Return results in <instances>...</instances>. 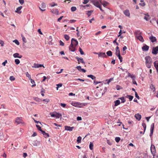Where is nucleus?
<instances>
[{
	"instance_id": "nucleus-12",
	"label": "nucleus",
	"mask_w": 158,
	"mask_h": 158,
	"mask_svg": "<svg viewBox=\"0 0 158 158\" xmlns=\"http://www.w3.org/2000/svg\"><path fill=\"white\" fill-rule=\"evenodd\" d=\"M42 67H44V65L43 64H38L35 63L34 64V66L32 67L33 68H40Z\"/></svg>"
},
{
	"instance_id": "nucleus-44",
	"label": "nucleus",
	"mask_w": 158,
	"mask_h": 158,
	"mask_svg": "<svg viewBox=\"0 0 158 158\" xmlns=\"http://www.w3.org/2000/svg\"><path fill=\"white\" fill-rule=\"evenodd\" d=\"M15 62L16 64H18L20 63V60L18 59H15Z\"/></svg>"
},
{
	"instance_id": "nucleus-61",
	"label": "nucleus",
	"mask_w": 158,
	"mask_h": 158,
	"mask_svg": "<svg viewBox=\"0 0 158 158\" xmlns=\"http://www.w3.org/2000/svg\"><path fill=\"white\" fill-rule=\"evenodd\" d=\"M19 2L22 5L24 3V0H19Z\"/></svg>"
},
{
	"instance_id": "nucleus-13",
	"label": "nucleus",
	"mask_w": 158,
	"mask_h": 158,
	"mask_svg": "<svg viewBox=\"0 0 158 158\" xmlns=\"http://www.w3.org/2000/svg\"><path fill=\"white\" fill-rule=\"evenodd\" d=\"M98 57H106L107 56L105 52H99L98 53Z\"/></svg>"
},
{
	"instance_id": "nucleus-19",
	"label": "nucleus",
	"mask_w": 158,
	"mask_h": 158,
	"mask_svg": "<svg viewBox=\"0 0 158 158\" xmlns=\"http://www.w3.org/2000/svg\"><path fill=\"white\" fill-rule=\"evenodd\" d=\"M141 32L140 31L137 30L135 32V36L136 37L141 35Z\"/></svg>"
},
{
	"instance_id": "nucleus-49",
	"label": "nucleus",
	"mask_w": 158,
	"mask_h": 158,
	"mask_svg": "<svg viewBox=\"0 0 158 158\" xmlns=\"http://www.w3.org/2000/svg\"><path fill=\"white\" fill-rule=\"evenodd\" d=\"M26 76L29 78V79H31V76L29 74L28 72H27L26 73Z\"/></svg>"
},
{
	"instance_id": "nucleus-37",
	"label": "nucleus",
	"mask_w": 158,
	"mask_h": 158,
	"mask_svg": "<svg viewBox=\"0 0 158 158\" xmlns=\"http://www.w3.org/2000/svg\"><path fill=\"white\" fill-rule=\"evenodd\" d=\"M142 125L143 126L144 128V132L143 134H144V133L146 130V125L145 123H142Z\"/></svg>"
},
{
	"instance_id": "nucleus-48",
	"label": "nucleus",
	"mask_w": 158,
	"mask_h": 158,
	"mask_svg": "<svg viewBox=\"0 0 158 158\" xmlns=\"http://www.w3.org/2000/svg\"><path fill=\"white\" fill-rule=\"evenodd\" d=\"M42 101L43 102H45L47 103L50 101V100L49 99L46 98V99H43V100H42Z\"/></svg>"
},
{
	"instance_id": "nucleus-39",
	"label": "nucleus",
	"mask_w": 158,
	"mask_h": 158,
	"mask_svg": "<svg viewBox=\"0 0 158 158\" xmlns=\"http://www.w3.org/2000/svg\"><path fill=\"white\" fill-rule=\"evenodd\" d=\"M64 38L67 40H68L69 38H70V37H69V36L67 35H64Z\"/></svg>"
},
{
	"instance_id": "nucleus-41",
	"label": "nucleus",
	"mask_w": 158,
	"mask_h": 158,
	"mask_svg": "<svg viewBox=\"0 0 158 158\" xmlns=\"http://www.w3.org/2000/svg\"><path fill=\"white\" fill-rule=\"evenodd\" d=\"M77 9V8L75 6H72L71 7V10L72 11L74 12Z\"/></svg>"
},
{
	"instance_id": "nucleus-56",
	"label": "nucleus",
	"mask_w": 158,
	"mask_h": 158,
	"mask_svg": "<svg viewBox=\"0 0 158 158\" xmlns=\"http://www.w3.org/2000/svg\"><path fill=\"white\" fill-rule=\"evenodd\" d=\"M10 80L11 81H13L15 80V78L13 76H11L10 77Z\"/></svg>"
},
{
	"instance_id": "nucleus-47",
	"label": "nucleus",
	"mask_w": 158,
	"mask_h": 158,
	"mask_svg": "<svg viewBox=\"0 0 158 158\" xmlns=\"http://www.w3.org/2000/svg\"><path fill=\"white\" fill-rule=\"evenodd\" d=\"M146 66L148 68H150L151 66V63H146Z\"/></svg>"
},
{
	"instance_id": "nucleus-60",
	"label": "nucleus",
	"mask_w": 158,
	"mask_h": 158,
	"mask_svg": "<svg viewBox=\"0 0 158 158\" xmlns=\"http://www.w3.org/2000/svg\"><path fill=\"white\" fill-rule=\"evenodd\" d=\"M116 88L117 90H119L121 89V87L119 85H117L116 86Z\"/></svg>"
},
{
	"instance_id": "nucleus-45",
	"label": "nucleus",
	"mask_w": 158,
	"mask_h": 158,
	"mask_svg": "<svg viewBox=\"0 0 158 158\" xmlns=\"http://www.w3.org/2000/svg\"><path fill=\"white\" fill-rule=\"evenodd\" d=\"M101 4H102L104 7H105L107 5L108 3L106 2H104L103 3H102Z\"/></svg>"
},
{
	"instance_id": "nucleus-43",
	"label": "nucleus",
	"mask_w": 158,
	"mask_h": 158,
	"mask_svg": "<svg viewBox=\"0 0 158 158\" xmlns=\"http://www.w3.org/2000/svg\"><path fill=\"white\" fill-rule=\"evenodd\" d=\"M127 97L129 98V99L130 101H131L133 98V97L132 96L129 95H127Z\"/></svg>"
},
{
	"instance_id": "nucleus-6",
	"label": "nucleus",
	"mask_w": 158,
	"mask_h": 158,
	"mask_svg": "<svg viewBox=\"0 0 158 158\" xmlns=\"http://www.w3.org/2000/svg\"><path fill=\"white\" fill-rule=\"evenodd\" d=\"M41 7H39V8L41 11H44L45 10V8H46V5L43 2L41 5Z\"/></svg>"
},
{
	"instance_id": "nucleus-52",
	"label": "nucleus",
	"mask_w": 158,
	"mask_h": 158,
	"mask_svg": "<svg viewBox=\"0 0 158 158\" xmlns=\"http://www.w3.org/2000/svg\"><path fill=\"white\" fill-rule=\"evenodd\" d=\"M19 55L18 53H15L13 54V56L15 58H18V57Z\"/></svg>"
},
{
	"instance_id": "nucleus-16",
	"label": "nucleus",
	"mask_w": 158,
	"mask_h": 158,
	"mask_svg": "<svg viewBox=\"0 0 158 158\" xmlns=\"http://www.w3.org/2000/svg\"><path fill=\"white\" fill-rule=\"evenodd\" d=\"M22 6H20L17 8L16 10H15V12L19 14H20L21 13V11H20V10L22 9Z\"/></svg>"
},
{
	"instance_id": "nucleus-26",
	"label": "nucleus",
	"mask_w": 158,
	"mask_h": 158,
	"mask_svg": "<svg viewBox=\"0 0 158 158\" xmlns=\"http://www.w3.org/2000/svg\"><path fill=\"white\" fill-rule=\"evenodd\" d=\"M136 38H137V39H139L140 41L142 42H143L144 41L143 37L141 35L137 37Z\"/></svg>"
},
{
	"instance_id": "nucleus-53",
	"label": "nucleus",
	"mask_w": 158,
	"mask_h": 158,
	"mask_svg": "<svg viewBox=\"0 0 158 158\" xmlns=\"http://www.w3.org/2000/svg\"><path fill=\"white\" fill-rule=\"evenodd\" d=\"M13 42L14 43H15L16 44H17V45H19V41L17 40H14L13 41Z\"/></svg>"
},
{
	"instance_id": "nucleus-11",
	"label": "nucleus",
	"mask_w": 158,
	"mask_h": 158,
	"mask_svg": "<svg viewBox=\"0 0 158 158\" xmlns=\"http://www.w3.org/2000/svg\"><path fill=\"white\" fill-rule=\"evenodd\" d=\"M74 128V127H70L69 126H65V130L71 131H73V130Z\"/></svg>"
},
{
	"instance_id": "nucleus-38",
	"label": "nucleus",
	"mask_w": 158,
	"mask_h": 158,
	"mask_svg": "<svg viewBox=\"0 0 158 158\" xmlns=\"http://www.w3.org/2000/svg\"><path fill=\"white\" fill-rule=\"evenodd\" d=\"M119 99L121 100L122 103H124L126 101L125 99V98L124 97H121L119 98Z\"/></svg>"
},
{
	"instance_id": "nucleus-29",
	"label": "nucleus",
	"mask_w": 158,
	"mask_h": 158,
	"mask_svg": "<svg viewBox=\"0 0 158 158\" xmlns=\"http://www.w3.org/2000/svg\"><path fill=\"white\" fill-rule=\"evenodd\" d=\"M145 16L144 17V19H145L146 21H148L149 19V15H148V14H145Z\"/></svg>"
},
{
	"instance_id": "nucleus-15",
	"label": "nucleus",
	"mask_w": 158,
	"mask_h": 158,
	"mask_svg": "<svg viewBox=\"0 0 158 158\" xmlns=\"http://www.w3.org/2000/svg\"><path fill=\"white\" fill-rule=\"evenodd\" d=\"M149 39L152 42H154L156 41V38L153 36H150Z\"/></svg>"
},
{
	"instance_id": "nucleus-31",
	"label": "nucleus",
	"mask_w": 158,
	"mask_h": 158,
	"mask_svg": "<svg viewBox=\"0 0 158 158\" xmlns=\"http://www.w3.org/2000/svg\"><path fill=\"white\" fill-rule=\"evenodd\" d=\"M106 54L108 56H112V52L110 51H107L106 53Z\"/></svg>"
},
{
	"instance_id": "nucleus-3",
	"label": "nucleus",
	"mask_w": 158,
	"mask_h": 158,
	"mask_svg": "<svg viewBox=\"0 0 158 158\" xmlns=\"http://www.w3.org/2000/svg\"><path fill=\"white\" fill-rule=\"evenodd\" d=\"M72 45H73L76 46L78 44V42L74 38H72L71 40V44Z\"/></svg>"
},
{
	"instance_id": "nucleus-59",
	"label": "nucleus",
	"mask_w": 158,
	"mask_h": 158,
	"mask_svg": "<svg viewBox=\"0 0 158 158\" xmlns=\"http://www.w3.org/2000/svg\"><path fill=\"white\" fill-rule=\"evenodd\" d=\"M135 97L138 99H139V97L137 93L135 92Z\"/></svg>"
},
{
	"instance_id": "nucleus-54",
	"label": "nucleus",
	"mask_w": 158,
	"mask_h": 158,
	"mask_svg": "<svg viewBox=\"0 0 158 158\" xmlns=\"http://www.w3.org/2000/svg\"><path fill=\"white\" fill-rule=\"evenodd\" d=\"M150 88L152 89H153V91H155V88L154 85H151L150 86Z\"/></svg>"
},
{
	"instance_id": "nucleus-46",
	"label": "nucleus",
	"mask_w": 158,
	"mask_h": 158,
	"mask_svg": "<svg viewBox=\"0 0 158 158\" xmlns=\"http://www.w3.org/2000/svg\"><path fill=\"white\" fill-rule=\"evenodd\" d=\"M50 115L52 117H56L55 112H54L53 113H51Z\"/></svg>"
},
{
	"instance_id": "nucleus-50",
	"label": "nucleus",
	"mask_w": 158,
	"mask_h": 158,
	"mask_svg": "<svg viewBox=\"0 0 158 158\" xmlns=\"http://www.w3.org/2000/svg\"><path fill=\"white\" fill-rule=\"evenodd\" d=\"M115 139L116 142L118 143L120 139L119 137H116L115 138Z\"/></svg>"
},
{
	"instance_id": "nucleus-55",
	"label": "nucleus",
	"mask_w": 158,
	"mask_h": 158,
	"mask_svg": "<svg viewBox=\"0 0 158 158\" xmlns=\"http://www.w3.org/2000/svg\"><path fill=\"white\" fill-rule=\"evenodd\" d=\"M44 89H42L41 91V94L43 96H44Z\"/></svg>"
},
{
	"instance_id": "nucleus-1",
	"label": "nucleus",
	"mask_w": 158,
	"mask_h": 158,
	"mask_svg": "<svg viewBox=\"0 0 158 158\" xmlns=\"http://www.w3.org/2000/svg\"><path fill=\"white\" fill-rule=\"evenodd\" d=\"M71 104L72 106H74L79 108H81L83 106H85V103L74 102H72Z\"/></svg>"
},
{
	"instance_id": "nucleus-62",
	"label": "nucleus",
	"mask_w": 158,
	"mask_h": 158,
	"mask_svg": "<svg viewBox=\"0 0 158 158\" xmlns=\"http://www.w3.org/2000/svg\"><path fill=\"white\" fill-rule=\"evenodd\" d=\"M59 43H60V45H61L62 46H64V44L63 42H62V41L60 40L59 41Z\"/></svg>"
},
{
	"instance_id": "nucleus-51",
	"label": "nucleus",
	"mask_w": 158,
	"mask_h": 158,
	"mask_svg": "<svg viewBox=\"0 0 158 158\" xmlns=\"http://www.w3.org/2000/svg\"><path fill=\"white\" fill-rule=\"evenodd\" d=\"M79 51L80 53L81 54L83 55L84 54V52L81 48H79Z\"/></svg>"
},
{
	"instance_id": "nucleus-40",
	"label": "nucleus",
	"mask_w": 158,
	"mask_h": 158,
	"mask_svg": "<svg viewBox=\"0 0 158 158\" xmlns=\"http://www.w3.org/2000/svg\"><path fill=\"white\" fill-rule=\"evenodd\" d=\"M117 56L118 57V59H119L120 62H122L123 61V57L121 56L120 55H118Z\"/></svg>"
},
{
	"instance_id": "nucleus-24",
	"label": "nucleus",
	"mask_w": 158,
	"mask_h": 158,
	"mask_svg": "<svg viewBox=\"0 0 158 158\" xmlns=\"http://www.w3.org/2000/svg\"><path fill=\"white\" fill-rule=\"evenodd\" d=\"M154 66L156 68L157 72L158 73V61H155L154 63Z\"/></svg>"
},
{
	"instance_id": "nucleus-33",
	"label": "nucleus",
	"mask_w": 158,
	"mask_h": 158,
	"mask_svg": "<svg viewBox=\"0 0 158 158\" xmlns=\"http://www.w3.org/2000/svg\"><path fill=\"white\" fill-rule=\"evenodd\" d=\"M93 144L92 143L90 142L89 144V148L90 150H92L93 149Z\"/></svg>"
},
{
	"instance_id": "nucleus-17",
	"label": "nucleus",
	"mask_w": 158,
	"mask_h": 158,
	"mask_svg": "<svg viewBox=\"0 0 158 158\" xmlns=\"http://www.w3.org/2000/svg\"><path fill=\"white\" fill-rule=\"evenodd\" d=\"M149 48V47L148 46L145 45L142 47V49L143 51H148Z\"/></svg>"
},
{
	"instance_id": "nucleus-25",
	"label": "nucleus",
	"mask_w": 158,
	"mask_h": 158,
	"mask_svg": "<svg viewBox=\"0 0 158 158\" xmlns=\"http://www.w3.org/2000/svg\"><path fill=\"white\" fill-rule=\"evenodd\" d=\"M114 106H116L119 105L120 103V102L119 100H116L114 102Z\"/></svg>"
},
{
	"instance_id": "nucleus-9",
	"label": "nucleus",
	"mask_w": 158,
	"mask_h": 158,
	"mask_svg": "<svg viewBox=\"0 0 158 158\" xmlns=\"http://www.w3.org/2000/svg\"><path fill=\"white\" fill-rule=\"evenodd\" d=\"M145 59L146 60V63H148L151 62L152 59L151 57L149 56H146L145 57Z\"/></svg>"
},
{
	"instance_id": "nucleus-20",
	"label": "nucleus",
	"mask_w": 158,
	"mask_h": 158,
	"mask_svg": "<svg viewBox=\"0 0 158 158\" xmlns=\"http://www.w3.org/2000/svg\"><path fill=\"white\" fill-rule=\"evenodd\" d=\"M51 12L53 14H56L58 15L59 14V12L57 10L55 9H52L51 10Z\"/></svg>"
},
{
	"instance_id": "nucleus-42",
	"label": "nucleus",
	"mask_w": 158,
	"mask_h": 158,
	"mask_svg": "<svg viewBox=\"0 0 158 158\" xmlns=\"http://www.w3.org/2000/svg\"><path fill=\"white\" fill-rule=\"evenodd\" d=\"M21 37H22L23 41L24 43H26L27 42V40H26V39L25 38L23 35H22Z\"/></svg>"
},
{
	"instance_id": "nucleus-32",
	"label": "nucleus",
	"mask_w": 158,
	"mask_h": 158,
	"mask_svg": "<svg viewBox=\"0 0 158 158\" xmlns=\"http://www.w3.org/2000/svg\"><path fill=\"white\" fill-rule=\"evenodd\" d=\"M81 136H79L77 138V143H80L81 142Z\"/></svg>"
},
{
	"instance_id": "nucleus-2",
	"label": "nucleus",
	"mask_w": 158,
	"mask_h": 158,
	"mask_svg": "<svg viewBox=\"0 0 158 158\" xmlns=\"http://www.w3.org/2000/svg\"><path fill=\"white\" fill-rule=\"evenodd\" d=\"M91 2L93 5L97 7H100L102 3V0H92Z\"/></svg>"
},
{
	"instance_id": "nucleus-14",
	"label": "nucleus",
	"mask_w": 158,
	"mask_h": 158,
	"mask_svg": "<svg viewBox=\"0 0 158 158\" xmlns=\"http://www.w3.org/2000/svg\"><path fill=\"white\" fill-rule=\"evenodd\" d=\"M76 59H77L78 61V63H80V62H81L82 64H84L85 63L83 58H80L78 56H76Z\"/></svg>"
},
{
	"instance_id": "nucleus-35",
	"label": "nucleus",
	"mask_w": 158,
	"mask_h": 158,
	"mask_svg": "<svg viewBox=\"0 0 158 158\" xmlns=\"http://www.w3.org/2000/svg\"><path fill=\"white\" fill-rule=\"evenodd\" d=\"M50 6L52 7L54 6H57V3H55L54 2H52L51 3L49 4Z\"/></svg>"
},
{
	"instance_id": "nucleus-63",
	"label": "nucleus",
	"mask_w": 158,
	"mask_h": 158,
	"mask_svg": "<svg viewBox=\"0 0 158 158\" xmlns=\"http://www.w3.org/2000/svg\"><path fill=\"white\" fill-rule=\"evenodd\" d=\"M44 136L45 138H47L49 136V135L47 133H46L44 135Z\"/></svg>"
},
{
	"instance_id": "nucleus-21",
	"label": "nucleus",
	"mask_w": 158,
	"mask_h": 158,
	"mask_svg": "<svg viewBox=\"0 0 158 158\" xmlns=\"http://www.w3.org/2000/svg\"><path fill=\"white\" fill-rule=\"evenodd\" d=\"M135 117L136 118V119L139 121L140 120L141 117V115L139 114H135Z\"/></svg>"
},
{
	"instance_id": "nucleus-30",
	"label": "nucleus",
	"mask_w": 158,
	"mask_h": 158,
	"mask_svg": "<svg viewBox=\"0 0 158 158\" xmlns=\"http://www.w3.org/2000/svg\"><path fill=\"white\" fill-rule=\"evenodd\" d=\"M31 81V83L32 84V85H31L32 87L35 86L36 85L35 84V81L34 80H32L31 78L30 79Z\"/></svg>"
},
{
	"instance_id": "nucleus-28",
	"label": "nucleus",
	"mask_w": 158,
	"mask_h": 158,
	"mask_svg": "<svg viewBox=\"0 0 158 158\" xmlns=\"http://www.w3.org/2000/svg\"><path fill=\"white\" fill-rule=\"evenodd\" d=\"M87 76L91 78L92 80H95L96 79V77L92 75H88Z\"/></svg>"
},
{
	"instance_id": "nucleus-34",
	"label": "nucleus",
	"mask_w": 158,
	"mask_h": 158,
	"mask_svg": "<svg viewBox=\"0 0 158 158\" xmlns=\"http://www.w3.org/2000/svg\"><path fill=\"white\" fill-rule=\"evenodd\" d=\"M34 100L37 102H40L42 101V100L41 99H40L38 98L35 97L34 98Z\"/></svg>"
},
{
	"instance_id": "nucleus-7",
	"label": "nucleus",
	"mask_w": 158,
	"mask_h": 158,
	"mask_svg": "<svg viewBox=\"0 0 158 158\" xmlns=\"http://www.w3.org/2000/svg\"><path fill=\"white\" fill-rule=\"evenodd\" d=\"M151 150L152 154L154 156V155L156 152V149L155 146L152 145L151 147Z\"/></svg>"
},
{
	"instance_id": "nucleus-4",
	"label": "nucleus",
	"mask_w": 158,
	"mask_h": 158,
	"mask_svg": "<svg viewBox=\"0 0 158 158\" xmlns=\"http://www.w3.org/2000/svg\"><path fill=\"white\" fill-rule=\"evenodd\" d=\"M152 54L156 55L158 53V46L156 47H153L152 52Z\"/></svg>"
},
{
	"instance_id": "nucleus-5",
	"label": "nucleus",
	"mask_w": 158,
	"mask_h": 158,
	"mask_svg": "<svg viewBox=\"0 0 158 158\" xmlns=\"http://www.w3.org/2000/svg\"><path fill=\"white\" fill-rule=\"evenodd\" d=\"M15 122L18 124H24V123L23 122V120L21 118L17 117L15 120Z\"/></svg>"
},
{
	"instance_id": "nucleus-8",
	"label": "nucleus",
	"mask_w": 158,
	"mask_h": 158,
	"mask_svg": "<svg viewBox=\"0 0 158 158\" xmlns=\"http://www.w3.org/2000/svg\"><path fill=\"white\" fill-rule=\"evenodd\" d=\"M154 128V123H152L151 126L150 136L152 135Z\"/></svg>"
},
{
	"instance_id": "nucleus-23",
	"label": "nucleus",
	"mask_w": 158,
	"mask_h": 158,
	"mask_svg": "<svg viewBox=\"0 0 158 158\" xmlns=\"http://www.w3.org/2000/svg\"><path fill=\"white\" fill-rule=\"evenodd\" d=\"M124 14L127 16L129 17L130 15V14L128 10H126L123 12Z\"/></svg>"
},
{
	"instance_id": "nucleus-57",
	"label": "nucleus",
	"mask_w": 158,
	"mask_h": 158,
	"mask_svg": "<svg viewBox=\"0 0 158 158\" xmlns=\"http://www.w3.org/2000/svg\"><path fill=\"white\" fill-rule=\"evenodd\" d=\"M76 68L79 71H81L82 69V68L81 66H79L76 67Z\"/></svg>"
},
{
	"instance_id": "nucleus-64",
	"label": "nucleus",
	"mask_w": 158,
	"mask_h": 158,
	"mask_svg": "<svg viewBox=\"0 0 158 158\" xmlns=\"http://www.w3.org/2000/svg\"><path fill=\"white\" fill-rule=\"evenodd\" d=\"M60 105L63 107H65L66 106V104H64V103H61L60 104Z\"/></svg>"
},
{
	"instance_id": "nucleus-10",
	"label": "nucleus",
	"mask_w": 158,
	"mask_h": 158,
	"mask_svg": "<svg viewBox=\"0 0 158 158\" xmlns=\"http://www.w3.org/2000/svg\"><path fill=\"white\" fill-rule=\"evenodd\" d=\"M75 48L76 46L73 45L71 46V44H70V46H69V49L70 51L72 52H74L76 50Z\"/></svg>"
},
{
	"instance_id": "nucleus-27",
	"label": "nucleus",
	"mask_w": 158,
	"mask_h": 158,
	"mask_svg": "<svg viewBox=\"0 0 158 158\" xmlns=\"http://www.w3.org/2000/svg\"><path fill=\"white\" fill-rule=\"evenodd\" d=\"M128 76L131 78L133 80H135V75H131L130 73H128Z\"/></svg>"
},
{
	"instance_id": "nucleus-22",
	"label": "nucleus",
	"mask_w": 158,
	"mask_h": 158,
	"mask_svg": "<svg viewBox=\"0 0 158 158\" xmlns=\"http://www.w3.org/2000/svg\"><path fill=\"white\" fill-rule=\"evenodd\" d=\"M56 117V118H61L62 117V115L61 114L59 113H57L55 112Z\"/></svg>"
},
{
	"instance_id": "nucleus-18",
	"label": "nucleus",
	"mask_w": 158,
	"mask_h": 158,
	"mask_svg": "<svg viewBox=\"0 0 158 158\" xmlns=\"http://www.w3.org/2000/svg\"><path fill=\"white\" fill-rule=\"evenodd\" d=\"M115 54L116 56L120 54V50L119 49V47L118 46H117L116 48V52Z\"/></svg>"
},
{
	"instance_id": "nucleus-36",
	"label": "nucleus",
	"mask_w": 158,
	"mask_h": 158,
	"mask_svg": "<svg viewBox=\"0 0 158 158\" xmlns=\"http://www.w3.org/2000/svg\"><path fill=\"white\" fill-rule=\"evenodd\" d=\"M93 12V11L92 10H91L90 11H87V12L86 13V14L88 17L90 16L91 15V13Z\"/></svg>"
},
{
	"instance_id": "nucleus-58",
	"label": "nucleus",
	"mask_w": 158,
	"mask_h": 158,
	"mask_svg": "<svg viewBox=\"0 0 158 158\" xmlns=\"http://www.w3.org/2000/svg\"><path fill=\"white\" fill-rule=\"evenodd\" d=\"M36 127L40 131H42V130L41 129V127L40 126H39V125H36Z\"/></svg>"
}]
</instances>
